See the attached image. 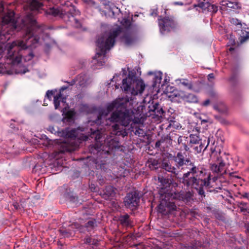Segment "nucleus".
<instances>
[{
	"label": "nucleus",
	"instance_id": "obj_1",
	"mask_svg": "<svg viewBox=\"0 0 249 249\" xmlns=\"http://www.w3.org/2000/svg\"><path fill=\"white\" fill-rule=\"evenodd\" d=\"M175 165H172L169 160H163L161 168L178 178L181 170H188L182 176L178 178L180 183L187 189L196 190L202 197H205L204 188L210 185L211 173L204 167L196 166L185 153L178 152L172 158Z\"/></svg>",
	"mask_w": 249,
	"mask_h": 249
},
{
	"label": "nucleus",
	"instance_id": "obj_2",
	"mask_svg": "<svg viewBox=\"0 0 249 249\" xmlns=\"http://www.w3.org/2000/svg\"><path fill=\"white\" fill-rule=\"evenodd\" d=\"M132 104L128 97L118 98L108 104L107 107L108 112L114 109L110 115L108 120L115 124L111 126L112 133L115 136H126L127 133L124 127L128 126L132 121Z\"/></svg>",
	"mask_w": 249,
	"mask_h": 249
},
{
	"label": "nucleus",
	"instance_id": "obj_3",
	"mask_svg": "<svg viewBox=\"0 0 249 249\" xmlns=\"http://www.w3.org/2000/svg\"><path fill=\"white\" fill-rule=\"evenodd\" d=\"M159 180L162 187L160 190V201L158 206V212L163 214H167L176 210L177 207L174 200L176 198V194L167 189L170 187L171 182L168 178L163 177H159Z\"/></svg>",
	"mask_w": 249,
	"mask_h": 249
},
{
	"label": "nucleus",
	"instance_id": "obj_4",
	"mask_svg": "<svg viewBox=\"0 0 249 249\" xmlns=\"http://www.w3.org/2000/svg\"><path fill=\"white\" fill-rule=\"evenodd\" d=\"M121 32V28L118 26L109 33H105L99 36L96 41L99 52L96 53L94 59H97L102 56L105 57L107 51H109L113 47L116 38Z\"/></svg>",
	"mask_w": 249,
	"mask_h": 249
},
{
	"label": "nucleus",
	"instance_id": "obj_5",
	"mask_svg": "<svg viewBox=\"0 0 249 249\" xmlns=\"http://www.w3.org/2000/svg\"><path fill=\"white\" fill-rule=\"evenodd\" d=\"M24 22L28 24L25 35V40L28 46H33L38 43L40 37L38 34L42 32V30L37 25L36 20L34 18L33 14H29L26 15Z\"/></svg>",
	"mask_w": 249,
	"mask_h": 249
},
{
	"label": "nucleus",
	"instance_id": "obj_6",
	"mask_svg": "<svg viewBox=\"0 0 249 249\" xmlns=\"http://www.w3.org/2000/svg\"><path fill=\"white\" fill-rule=\"evenodd\" d=\"M211 152L210 159L218 162L217 164H211V169L212 172L215 173H220L221 176L227 174L228 173L227 171L225 170L226 164L220 156V152L216 151L215 148L213 147L211 148Z\"/></svg>",
	"mask_w": 249,
	"mask_h": 249
},
{
	"label": "nucleus",
	"instance_id": "obj_7",
	"mask_svg": "<svg viewBox=\"0 0 249 249\" xmlns=\"http://www.w3.org/2000/svg\"><path fill=\"white\" fill-rule=\"evenodd\" d=\"M189 138L190 147L194 149L195 154L200 153L202 150L204 151L209 144L211 139H213V137H209L207 140V144L205 147H204L205 144L202 142L198 134H191Z\"/></svg>",
	"mask_w": 249,
	"mask_h": 249
},
{
	"label": "nucleus",
	"instance_id": "obj_8",
	"mask_svg": "<svg viewBox=\"0 0 249 249\" xmlns=\"http://www.w3.org/2000/svg\"><path fill=\"white\" fill-rule=\"evenodd\" d=\"M139 202L140 196L136 191L127 193L124 200L125 207L131 210L136 209L139 205Z\"/></svg>",
	"mask_w": 249,
	"mask_h": 249
},
{
	"label": "nucleus",
	"instance_id": "obj_9",
	"mask_svg": "<svg viewBox=\"0 0 249 249\" xmlns=\"http://www.w3.org/2000/svg\"><path fill=\"white\" fill-rule=\"evenodd\" d=\"M159 25L161 33L164 34L175 28L177 22L174 17H165L159 19Z\"/></svg>",
	"mask_w": 249,
	"mask_h": 249
},
{
	"label": "nucleus",
	"instance_id": "obj_10",
	"mask_svg": "<svg viewBox=\"0 0 249 249\" xmlns=\"http://www.w3.org/2000/svg\"><path fill=\"white\" fill-rule=\"evenodd\" d=\"M90 130L91 131L92 135H96L95 137L96 142L94 144L90 145L89 147V150L91 153H97L102 149V148L104 147L100 141L102 136L98 130L93 131L92 129L91 128Z\"/></svg>",
	"mask_w": 249,
	"mask_h": 249
},
{
	"label": "nucleus",
	"instance_id": "obj_11",
	"mask_svg": "<svg viewBox=\"0 0 249 249\" xmlns=\"http://www.w3.org/2000/svg\"><path fill=\"white\" fill-rule=\"evenodd\" d=\"M104 144L110 151L119 149L121 146L118 139L115 136L107 138L105 140Z\"/></svg>",
	"mask_w": 249,
	"mask_h": 249
},
{
	"label": "nucleus",
	"instance_id": "obj_12",
	"mask_svg": "<svg viewBox=\"0 0 249 249\" xmlns=\"http://www.w3.org/2000/svg\"><path fill=\"white\" fill-rule=\"evenodd\" d=\"M2 22L4 24H10L14 29H17V21L15 18L14 12H7L2 18Z\"/></svg>",
	"mask_w": 249,
	"mask_h": 249
},
{
	"label": "nucleus",
	"instance_id": "obj_13",
	"mask_svg": "<svg viewBox=\"0 0 249 249\" xmlns=\"http://www.w3.org/2000/svg\"><path fill=\"white\" fill-rule=\"evenodd\" d=\"M178 150L179 152H182L184 150L185 152H190V147L189 145L188 137L185 136H180L178 139Z\"/></svg>",
	"mask_w": 249,
	"mask_h": 249
},
{
	"label": "nucleus",
	"instance_id": "obj_14",
	"mask_svg": "<svg viewBox=\"0 0 249 249\" xmlns=\"http://www.w3.org/2000/svg\"><path fill=\"white\" fill-rule=\"evenodd\" d=\"M116 189L110 185L107 186L100 192L102 197L106 200L112 199L116 195Z\"/></svg>",
	"mask_w": 249,
	"mask_h": 249
},
{
	"label": "nucleus",
	"instance_id": "obj_15",
	"mask_svg": "<svg viewBox=\"0 0 249 249\" xmlns=\"http://www.w3.org/2000/svg\"><path fill=\"white\" fill-rule=\"evenodd\" d=\"M45 14L47 16H51L53 17H59L63 18L65 16H67L70 18L69 16L70 14L67 13L64 14L60 9L55 8L54 7L47 9L45 11Z\"/></svg>",
	"mask_w": 249,
	"mask_h": 249
},
{
	"label": "nucleus",
	"instance_id": "obj_16",
	"mask_svg": "<svg viewBox=\"0 0 249 249\" xmlns=\"http://www.w3.org/2000/svg\"><path fill=\"white\" fill-rule=\"evenodd\" d=\"M183 91H178L177 90L173 91L168 95L172 102L180 103L183 99Z\"/></svg>",
	"mask_w": 249,
	"mask_h": 249
},
{
	"label": "nucleus",
	"instance_id": "obj_17",
	"mask_svg": "<svg viewBox=\"0 0 249 249\" xmlns=\"http://www.w3.org/2000/svg\"><path fill=\"white\" fill-rule=\"evenodd\" d=\"M122 40L125 46H130L135 43L136 38L132 34L126 33L122 37Z\"/></svg>",
	"mask_w": 249,
	"mask_h": 249
},
{
	"label": "nucleus",
	"instance_id": "obj_18",
	"mask_svg": "<svg viewBox=\"0 0 249 249\" xmlns=\"http://www.w3.org/2000/svg\"><path fill=\"white\" fill-rule=\"evenodd\" d=\"M145 88V85L142 80H138L136 82L135 86L133 88L132 93L135 95L142 94Z\"/></svg>",
	"mask_w": 249,
	"mask_h": 249
},
{
	"label": "nucleus",
	"instance_id": "obj_19",
	"mask_svg": "<svg viewBox=\"0 0 249 249\" xmlns=\"http://www.w3.org/2000/svg\"><path fill=\"white\" fill-rule=\"evenodd\" d=\"M66 99V98L63 96L61 92H59V93H57L56 95H54L53 96V104L55 109H58L60 106V102L65 103Z\"/></svg>",
	"mask_w": 249,
	"mask_h": 249
},
{
	"label": "nucleus",
	"instance_id": "obj_20",
	"mask_svg": "<svg viewBox=\"0 0 249 249\" xmlns=\"http://www.w3.org/2000/svg\"><path fill=\"white\" fill-rule=\"evenodd\" d=\"M133 76L130 77V74L128 75V77L123 79L122 81V85L121 88L125 91H128L131 89V86L133 81Z\"/></svg>",
	"mask_w": 249,
	"mask_h": 249
},
{
	"label": "nucleus",
	"instance_id": "obj_21",
	"mask_svg": "<svg viewBox=\"0 0 249 249\" xmlns=\"http://www.w3.org/2000/svg\"><path fill=\"white\" fill-rule=\"evenodd\" d=\"M77 85L79 87H85L87 85L88 78L85 73H80L76 76Z\"/></svg>",
	"mask_w": 249,
	"mask_h": 249
},
{
	"label": "nucleus",
	"instance_id": "obj_22",
	"mask_svg": "<svg viewBox=\"0 0 249 249\" xmlns=\"http://www.w3.org/2000/svg\"><path fill=\"white\" fill-rule=\"evenodd\" d=\"M183 101L188 103H196L198 102V98L194 94L187 93L184 91Z\"/></svg>",
	"mask_w": 249,
	"mask_h": 249
},
{
	"label": "nucleus",
	"instance_id": "obj_23",
	"mask_svg": "<svg viewBox=\"0 0 249 249\" xmlns=\"http://www.w3.org/2000/svg\"><path fill=\"white\" fill-rule=\"evenodd\" d=\"M177 82H178V84L181 85L185 88L191 90H193V82L191 80H188L186 78H181L177 80Z\"/></svg>",
	"mask_w": 249,
	"mask_h": 249
},
{
	"label": "nucleus",
	"instance_id": "obj_24",
	"mask_svg": "<svg viewBox=\"0 0 249 249\" xmlns=\"http://www.w3.org/2000/svg\"><path fill=\"white\" fill-rule=\"evenodd\" d=\"M72 228V226L69 227L68 229L61 228L58 230V231L61 236L64 238H68L74 234V231L71 229Z\"/></svg>",
	"mask_w": 249,
	"mask_h": 249
},
{
	"label": "nucleus",
	"instance_id": "obj_25",
	"mask_svg": "<svg viewBox=\"0 0 249 249\" xmlns=\"http://www.w3.org/2000/svg\"><path fill=\"white\" fill-rule=\"evenodd\" d=\"M97 226V221L95 219H89L88 221L85 223L84 227L87 229L88 231H90Z\"/></svg>",
	"mask_w": 249,
	"mask_h": 249
},
{
	"label": "nucleus",
	"instance_id": "obj_26",
	"mask_svg": "<svg viewBox=\"0 0 249 249\" xmlns=\"http://www.w3.org/2000/svg\"><path fill=\"white\" fill-rule=\"evenodd\" d=\"M62 135L68 138H75L77 136V130L75 129L71 130L66 129L62 131Z\"/></svg>",
	"mask_w": 249,
	"mask_h": 249
},
{
	"label": "nucleus",
	"instance_id": "obj_27",
	"mask_svg": "<svg viewBox=\"0 0 249 249\" xmlns=\"http://www.w3.org/2000/svg\"><path fill=\"white\" fill-rule=\"evenodd\" d=\"M223 5L228 8L233 9H239L241 8V6L239 2L237 1H231L229 0H225L223 2Z\"/></svg>",
	"mask_w": 249,
	"mask_h": 249
},
{
	"label": "nucleus",
	"instance_id": "obj_28",
	"mask_svg": "<svg viewBox=\"0 0 249 249\" xmlns=\"http://www.w3.org/2000/svg\"><path fill=\"white\" fill-rule=\"evenodd\" d=\"M129 217V215L127 213L121 215L119 218V220L122 225L128 226L131 225Z\"/></svg>",
	"mask_w": 249,
	"mask_h": 249
},
{
	"label": "nucleus",
	"instance_id": "obj_29",
	"mask_svg": "<svg viewBox=\"0 0 249 249\" xmlns=\"http://www.w3.org/2000/svg\"><path fill=\"white\" fill-rule=\"evenodd\" d=\"M197 3L194 4L195 7H198L203 10L208 9L211 6L210 3L206 0H197Z\"/></svg>",
	"mask_w": 249,
	"mask_h": 249
},
{
	"label": "nucleus",
	"instance_id": "obj_30",
	"mask_svg": "<svg viewBox=\"0 0 249 249\" xmlns=\"http://www.w3.org/2000/svg\"><path fill=\"white\" fill-rule=\"evenodd\" d=\"M43 6L42 3L36 0H32L30 3V8L32 11H37Z\"/></svg>",
	"mask_w": 249,
	"mask_h": 249
},
{
	"label": "nucleus",
	"instance_id": "obj_31",
	"mask_svg": "<svg viewBox=\"0 0 249 249\" xmlns=\"http://www.w3.org/2000/svg\"><path fill=\"white\" fill-rule=\"evenodd\" d=\"M193 196V192L188 191L185 193L181 194L180 197L183 201L189 202L192 199Z\"/></svg>",
	"mask_w": 249,
	"mask_h": 249
},
{
	"label": "nucleus",
	"instance_id": "obj_32",
	"mask_svg": "<svg viewBox=\"0 0 249 249\" xmlns=\"http://www.w3.org/2000/svg\"><path fill=\"white\" fill-rule=\"evenodd\" d=\"M153 109H151V110L154 112L158 116H161L162 114L164 113L163 109L160 106L159 103H156L153 106Z\"/></svg>",
	"mask_w": 249,
	"mask_h": 249
},
{
	"label": "nucleus",
	"instance_id": "obj_33",
	"mask_svg": "<svg viewBox=\"0 0 249 249\" xmlns=\"http://www.w3.org/2000/svg\"><path fill=\"white\" fill-rule=\"evenodd\" d=\"M98 240L91 238L89 236H87L84 238V242L85 244H88V245H92L96 246L98 244Z\"/></svg>",
	"mask_w": 249,
	"mask_h": 249
},
{
	"label": "nucleus",
	"instance_id": "obj_34",
	"mask_svg": "<svg viewBox=\"0 0 249 249\" xmlns=\"http://www.w3.org/2000/svg\"><path fill=\"white\" fill-rule=\"evenodd\" d=\"M237 203L238 207L241 212H247L248 210L247 203L244 202L243 201L237 202Z\"/></svg>",
	"mask_w": 249,
	"mask_h": 249
},
{
	"label": "nucleus",
	"instance_id": "obj_35",
	"mask_svg": "<svg viewBox=\"0 0 249 249\" xmlns=\"http://www.w3.org/2000/svg\"><path fill=\"white\" fill-rule=\"evenodd\" d=\"M161 80V75H160V74L159 75H155L153 79V86L156 87L157 86V84L160 83Z\"/></svg>",
	"mask_w": 249,
	"mask_h": 249
},
{
	"label": "nucleus",
	"instance_id": "obj_36",
	"mask_svg": "<svg viewBox=\"0 0 249 249\" xmlns=\"http://www.w3.org/2000/svg\"><path fill=\"white\" fill-rule=\"evenodd\" d=\"M61 148L59 151L60 153H65V152H69L71 150L69 147L68 146V144L66 142L62 144L61 145Z\"/></svg>",
	"mask_w": 249,
	"mask_h": 249
},
{
	"label": "nucleus",
	"instance_id": "obj_37",
	"mask_svg": "<svg viewBox=\"0 0 249 249\" xmlns=\"http://www.w3.org/2000/svg\"><path fill=\"white\" fill-rule=\"evenodd\" d=\"M230 22L235 25H239L241 27L242 26V23L240 20L236 18H232L230 19Z\"/></svg>",
	"mask_w": 249,
	"mask_h": 249
},
{
	"label": "nucleus",
	"instance_id": "obj_38",
	"mask_svg": "<svg viewBox=\"0 0 249 249\" xmlns=\"http://www.w3.org/2000/svg\"><path fill=\"white\" fill-rule=\"evenodd\" d=\"M133 115V111L132 110V121L131 122H132L134 124H140L141 122V118H139L138 117H135L133 119L132 118Z\"/></svg>",
	"mask_w": 249,
	"mask_h": 249
},
{
	"label": "nucleus",
	"instance_id": "obj_39",
	"mask_svg": "<svg viewBox=\"0 0 249 249\" xmlns=\"http://www.w3.org/2000/svg\"><path fill=\"white\" fill-rule=\"evenodd\" d=\"M237 76L236 74H234L233 75H232L229 79V81L232 83H235L236 81H237Z\"/></svg>",
	"mask_w": 249,
	"mask_h": 249
},
{
	"label": "nucleus",
	"instance_id": "obj_40",
	"mask_svg": "<svg viewBox=\"0 0 249 249\" xmlns=\"http://www.w3.org/2000/svg\"><path fill=\"white\" fill-rule=\"evenodd\" d=\"M249 38V32H247L246 36H241V39L240 40L241 43H243L246 41Z\"/></svg>",
	"mask_w": 249,
	"mask_h": 249
},
{
	"label": "nucleus",
	"instance_id": "obj_41",
	"mask_svg": "<svg viewBox=\"0 0 249 249\" xmlns=\"http://www.w3.org/2000/svg\"><path fill=\"white\" fill-rule=\"evenodd\" d=\"M122 24L126 27H129L131 25L130 21L129 19L126 18L123 19L122 21Z\"/></svg>",
	"mask_w": 249,
	"mask_h": 249
},
{
	"label": "nucleus",
	"instance_id": "obj_42",
	"mask_svg": "<svg viewBox=\"0 0 249 249\" xmlns=\"http://www.w3.org/2000/svg\"><path fill=\"white\" fill-rule=\"evenodd\" d=\"M54 95V93L53 90H48L46 92V96L47 97V98L51 100L52 99V97L53 95Z\"/></svg>",
	"mask_w": 249,
	"mask_h": 249
},
{
	"label": "nucleus",
	"instance_id": "obj_43",
	"mask_svg": "<svg viewBox=\"0 0 249 249\" xmlns=\"http://www.w3.org/2000/svg\"><path fill=\"white\" fill-rule=\"evenodd\" d=\"M71 18H72V19H73V20L74 21V22L75 23V26H76V27L79 28V27H81V24L78 21V19H76L74 18L72 15H71Z\"/></svg>",
	"mask_w": 249,
	"mask_h": 249
},
{
	"label": "nucleus",
	"instance_id": "obj_44",
	"mask_svg": "<svg viewBox=\"0 0 249 249\" xmlns=\"http://www.w3.org/2000/svg\"><path fill=\"white\" fill-rule=\"evenodd\" d=\"M66 82L68 83L70 86H73L77 83L76 77L70 82L66 81Z\"/></svg>",
	"mask_w": 249,
	"mask_h": 249
},
{
	"label": "nucleus",
	"instance_id": "obj_45",
	"mask_svg": "<svg viewBox=\"0 0 249 249\" xmlns=\"http://www.w3.org/2000/svg\"><path fill=\"white\" fill-rule=\"evenodd\" d=\"M13 206L16 210H18L20 209V205L17 202H14L13 203Z\"/></svg>",
	"mask_w": 249,
	"mask_h": 249
},
{
	"label": "nucleus",
	"instance_id": "obj_46",
	"mask_svg": "<svg viewBox=\"0 0 249 249\" xmlns=\"http://www.w3.org/2000/svg\"><path fill=\"white\" fill-rule=\"evenodd\" d=\"M210 103V101L209 99H207L205 101H204L202 103V106H205V107H206V106H208Z\"/></svg>",
	"mask_w": 249,
	"mask_h": 249
},
{
	"label": "nucleus",
	"instance_id": "obj_47",
	"mask_svg": "<svg viewBox=\"0 0 249 249\" xmlns=\"http://www.w3.org/2000/svg\"><path fill=\"white\" fill-rule=\"evenodd\" d=\"M214 78V76L213 73H210V74H208V80L209 81H211V79H213Z\"/></svg>",
	"mask_w": 249,
	"mask_h": 249
},
{
	"label": "nucleus",
	"instance_id": "obj_48",
	"mask_svg": "<svg viewBox=\"0 0 249 249\" xmlns=\"http://www.w3.org/2000/svg\"><path fill=\"white\" fill-rule=\"evenodd\" d=\"M249 197V193H244L242 195H241V198H248Z\"/></svg>",
	"mask_w": 249,
	"mask_h": 249
},
{
	"label": "nucleus",
	"instance_id": "obj_49",
	"mask_svg": "<svg viewBox=\"0 0 249 249\" xmlns=\"http://www.w3.org/2000/svg\"><path fill=\"white\" fill-rule=\"evenodd\" d=\"M234 172L229 173V176L230 177H232V178H240L238 176L234 175Z\"/></svg>",
	"mask_w": 249,
	"mask_h": 249
},
{
	"label": "nucleus",
	"instance_id": "obj_50",
	"mask_svg": "<svg viewBox=\"0 0 249 249\" xmlns=\"http://www.w3.org/2000/svg\"><path fill=\"white\" fill-rule=\"evenodd\" d=\"M48 130H50L52 133H55L56 131L54 130V128L53 126H50L49 127Z\"/></svg>",
	"mask_w": 249,
	"mask_h": 249
},
{
	"label": "nucleus",
	"instance_id": "obj_51",
	"mask_svg": "<svg viewBox=\"0 0 249 249\" xmlns=\"http://www.w3.org/2000/svg\"><path fill=\"white\" fill-rule=\"evenodd\" d=\"M246 233L249 236V223L245 225Z\"/></svg>",
	"mask_w": 249,
	"mask_h": 249
},
{
	"label": "nucleus",
	"instance_id": "obj_52",
	"mask_svg": "<svg viewBox=\"0 0 249 249\" xmlns=\"http://www.w3.org/2000/svg\"><path fill=\"white\" fill-rule=\"evenodd\" d=\"M28 71H29L28 69L27 68H24L23 70L22 71H20L19 73H20L21 74H24L26 72H28Z\"/></svg>",
	"mask_w": 249,
	"mask_h": 249
},
{
	"label": "nucleus",
	"instance_id": "obj_53",
	"mask_svg": "<svg viewBox=\"0 0 249 249\" xmlns=\"http://www.w3.org/2000/svg\"><path fill=\"white\" fill-rule=\"evenodd\" d=\"M214 109L217 110L219 112H223L222 110H221L219 109V108H218V107L217 106H214Z\"/></svg>",
	"mask_w": 249,
	"mask_h": 249
},
{
	"label": "nucleus",
	"instance_id": "obj_54",
	"mask_svg": "<svg viewBox=\"0 0 249 249\" xmlns=\"http://www.w3.org/2000/svg\"><path fill=\"white\" fill-rule=\"evenodd\" d=\"M67 89V87H65V86H63V87H62L60 89V91L59 92H62V91L66 89Z\"/></svg>",
	"mask_w": 249,
	"mask_h": 249
},
{
	"label": "nucleus",
	"instance_id": "obj_55",
	"mask_svg": "<svg viewBox=\"0 0 249 249\" xmlns=\"http://www.w3.org/2000/svg\"><path fill=\"white\" fill-rule=\"evenodd\" d=\"M17 43L16 42H13L12 44L10 46V48L11 49L14 45H17Z\"/></svg>",
	"mask_w": 249,
	"mask_h": 249
},
{
	"label": "nucleus",
	"instance_id": "obj_56",
	"mask_svg": "<svg viewBox=\"0 0 249 249\" xmlns=\"http://www.w3.org/2000/svg\"><path fill=\"white\" fill-rule=\"evenodd\" d=\"M175 5H182L183 3L182 2H175L174 3Z\"/></svg>",
	"mask_w": 249,
	"mask_h": 249
},
{
	"label": "nucleus",
	"instance_id": "obj_57",
	"mask_svg": "<svg viewBox=\"0 0 249 249\" xmlns=\"http://www.w3.org/2000/svg\"><path fill=\"white\" fill-rule=\"evenodd\" d=\"M189 249H196V247L195 246H192L190 247Z\"/></svg>",
	"mask_w": 249,
	"mask_h": 249
},
{
	"label": "nucleus",
	"instance_id": "obj_58",
	"mask_svg": "<svg viewBox=\"0 0 249 249\" xmlns=\"http://www.w3.org/2000/svg\"><path fill=\"white\" fill-rule=\"evenodd\" d=\"M122 71H123L124 74V75H125V74H126V71H125V68H124V69H122Z\"/></svg>",
	"mask_w": 249,
	"mask_h": 249
},
{
	"label": "nucleus",
	"instance_id": "obj_59",
	"mask_svg": "<svg viewBox=\"0 0 249 249\" xmlns=\"http://www.w3.org/2000/svg\"><path fill=\"white\" fill-rule=\"evenodd\" d=\"M160 145V142H157L156 143V146H159Z\"/></svg>",
	"mask_w": 249,
	"mask_h": 249
},
{
	"label": "nucleus",
	"instance_id": "obj_60",
	"mask_svg": "<svg viewBox=\"0 0 249 249\" xmlns=\"http://www.w3.org/2000/svg\"><path fill=\"white\" fill-rule=\"evenodd\" d=\"M213 180L214 181H215L217 179V178H216V177H213Z\"/></svg>",
	"mask_w": 249,
	"mask_h": 249
},
{
	"label": "nucleus",
	"instance_id": "obj_61",
	"mask_svg": "<svg viewBox=\"0 0 249 249\" xmlns=\"http://www.w3.org/2000/svg\"><path fill=\"white\" fill-rule=\"evenodd\" d=\"M95 188H94V187H91V190H92V191H95Z\"/></svg>",
	"mask_w": 249,
	"mask_h": 249
},
{
	"label": "nucleus",
	"instance_id": "obj_62",
	"mask_svg": "<svg viewBox=\"0 0 249 249\" xmlns=\"http://www.w3.org/2000/svg\"><path fill=\"white\" fill-rule=\"evenodd\" d=\"M95 188H94V187H91V190H92V191H95Z\"/></svg>",
	"mask_w": 249,
	"mask_h": 249
},
{
	"label": "nucleus",
	"instance_id": "obj_63",
	"mask_svg": "<svg viewBox=\"0 0 249 249\" xmlns=\"http://www.w3.org/2000/svg\"><path fill=\"white\" fill-rule=\"evenodd\" d=\"M233 50H234V49L233 48H231V47L229 49V51H232Z\"/></svg>",
	"mask_w": 249,
	"mask_h": 249
},
{
	"label": "nucleus",
	"instance_id": "obj_64",
	"mask_svg": "<svg viewBox=\"0 0 249 249\" xmlns=\"http://www.w3.org/2000/svg\"><path fill=\"white\" fill-rule=\"evenodd\" d=\"M30 55L31 56V57L33 58L34 57V54L32 53H30Z\"/></svg>",
	"mask_w": 249,
	"mask_h": 249
}]
</instances>
